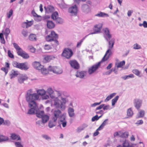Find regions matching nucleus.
Returning a JSON list of instances; mask_svg holds the SVG:
<instances>
[{
    "instance_id": "0eeeda50",
    "label": "nucleus",
    "mask_w": 147,
    "mask_h": 147,
    "mask_svg": "<svg viewBox=\"0 0 147 147\" xmlns=\"http://www.w3.org/2000/svg\"><path fill=\"white\" fill-rule=\"evenodd\" d=\"M102 63V61H100L89 68L88 70L89 74L90 75L94 73L98 69Z\"/></svg>"
},
{
    "instance_id": "3c124183",
    "label": "nucleus",
    "mask_w": 147,
    "mask_h": 147,
    "mask_svg": "<svg viewBox=\"0 0 147 147\" xmlns=\"http://www.w3.org/2000/svg\"><path fill=\"white\" fill-rule=\"evenodd\" d=\"M13 13V10L12 9H11L7 13V16L8 18H9L12 16Z\"/></svg>"
},
{
    "instance_id": "0e129e2a",
    "label": "nucleus",
    "mask_w": 147,
    "mask_h": 147,
    "mask_svg": "<svg viewBox=\"0 0 147 147\" xmlns=\"http://www.w3.org/2000/svg\"><path fill=\"white\" fill-rule=\"evenodd\" d=\"M84 129V128L82 127H78L76 129V131L77 133H80Z\"/></svg>"
},
{
    "instance_id": "f8f14e48",
    "label": "nucleus",
    "mask_w": 147,
    "mask_h": 147,
    "mask_svg": "<svg viewBox=\"0 0 147 147\" xmlns=\"http://www.w3.org/2000/svg\"><path fill=\"white\" fill-rule=\"evenodd\" d=\"M51 66H49L48 68V70L50 71H52L53 73L57 74H61L62 73L63 70L62 69L56 67H54L51 68Z\"/></svg>"
},
{
    "instance_id": "79ce46f5",
    "label": "nucleus",
    "mask_w": 147,
    "mask_h": 147,
    "mask_svg": "<svg viewBox=\"0 0 147 147\" xmlns=\"http://www.w3.org/2000/svg\"><path fill=\"white\" fill-rule=\"evenodd\" d=\"M121 78L124 80H126L129 78H134V76L132 74H131L128 75H126L122 77Z\"/></svg>"
},
{
    "instance_id": "a211bd4d",
    "label": "nucleus",
    "mask_w": 147,
    "mask_h": 147,
    "mask_svg": "<svg viewBox=\"0 0 147 147\" xmlns=\"http://www.w3.org/2000/svg\"><path fill=\"white\" fill-rule=\"evenodd\" d=\"M87 74L86 71H78L76 74L77 77L80 78H83L85 76H86Z\"/></svg>"
},
{
    "instance_id": "9b49d317",
    "label": "nucleus",
    "mask_w": 147,
    "mask_h": 147,
    "mask_svg": "<svg viewBox=\"0 0 147 147\" xmlns=\"http://www.w3.org/2000/svg\"><path fill=\"white\" fill-rule=\"evenodd\" d=\"M68 11L71 16H76L78 11L77 7L76 5L71 6L68 9Z\"/></svg>"
},
{
    "instance_id": "4d7b16f0",
    "label": "nucleus",
    "mask_w": 147,
    "mask_h": 147,
    "mask_svg": "<svg viewBox=\"0 0 147 147\" xmlns=\"http://www.w3.org/2000/svg\"><path fill=\"white\" fill-rule=\"evenodd\" d=\"M28 49L32 53H34L35 51V48L32 45H29L28 47Z\"/></svg>"
},
{
    "instance_id": "4468645a",
    "label": "nucleus",
    "mask_w": 147,
    "mask_h": 147,
    "mask_svg": "<svg viewBox=\"0 0 147 147\" xmlns=\"http://www.w3.org/2000/svg\"><path fill=\"white\" fill-rule=\"evenodd\" d=\"M142 103V100L140 99L136 98L134 100V106L137 109H139L141 107Z\"/></svg>"
},
{
    "instance_id": "f257e3e1",
    "label": "nucleus",
    "mask_w": 147,
    "mask_h": 147,
    "mask_svg": "<svg viewBox=\"0 0 147 147\" xmlns=\"http://www.w3.org/2000/svg\"><path fill=\"white\" fill-rule=\"evenodd\" d=\"M39 96L36 93H33V90L30 89L28 90L26 95V101L28 102V107L30 108L29 109L28 113L29 114H32L35 113L37 107L36 100H38Z\"/></svg>"
},
{
    "instance_id": "9d476101",
    "label": "nucleus",
    "mask_w": 147,
    "mask_h": 147,
    "mask_svg": "<svg viewBox=\"0 0 147 147\" xmlns=\"http://www.w3.org/2000/svg\"><path fill=\"white\" fill-rule=\"evenodd\" d=\"M102 24L101 23H98V24L95 25L94 27L93 30L94 32L91 33L89 34L88 35L94 34H98L99 33L102 29Z\"/></svg>"
},
{
    "instance_id": "a878e982",
    "label": "nucleus",
    "mask_w": 147,
    "mask_h": 147,
    "mask_svg": "<svg viewBox=\"0 0 147 147\" xmlns=\"http://www.w3.org/2000/svg\"><path fill=\"white\" fill-rule=\"evenodd\" d=\"M47 26L49 28L52 29L54 27L55 25L52 21L49 20L47 22Z\"/></svg>"
},
{
    "instance_id": "f704fd0d",
    "label": "nucleus",
    "mask_w": 147,
    "mask_h": 147,
    "mask_svg": "<svg viewBox=\"0 0 147 147\" xmlns=\"http://www.w3.org/2000/svg\"><path fill=\"white\" fill-rule=\"evenodd\" d=\"M82 8L83 10L86 13H88L89 11V6L86 4L83 5L82 6Z\"/></svg>"
},
{
    "instance_id": "1a4fd4ad",
    "label": "nucleus",
    "mask_w": 147,
    "mask_h": 147,
    "mask_svg": "<svg viewBox=\"0 0 147 147\" xmlns=\"http://www.w3.org/2000/svg\"><path fill=\"white\" fill-rule=\"evenodd\" d=\"M102 30L104 33V37L105 39L107 41H109L111 38L112 35L110 32L109 30L107 28H103Z\"/></svg>"
},
{
    "instance_id": "b1692460",
    "label": "nucleus",
    "mask_w": 147,
    "mask_h": 147,
    "mask_svg": "<svg viewBox=\"0 0 147 147\" xmlns=\"http://www.w3.org/2000/svg\"><path fill=\"white\" fill-rule=\"evenodd\" d=\"M9 140L8 137L0 134V142H5Z\"/></svg>"
},
{
    "instance_id": "4c0bfd02",
    "label": "nucleus",
    "mask_w": 147,
    "mask_h": 147,
    "mask_svg": "<svg viewBox=\"0 0 147 147\" xmlns=\"http://www.w3.org/2000/svg\"><path fill=\"white\" fill-rule=\"evenodd\" d=\"M144 111L141 110L140 111L136 116L137 118H139L143 117L144 116Z\"/></svg>"
},
{
    "instance_id": "aec40b11",
    "label": "nucleus",
    "mask_w": 147,
    "mask_h": 147,
    "mask_svg": "<svg viewBox=\"0 0 147 147\" xmlns=\"http://www.w3.org/2000/svg\"><path fill=\"white\" fill-rule=\"evenodd\" d=\"M48 120H38L36 122V123L37 126L41 128L43 127L45 124L46 123Z\"/></svg>"
},
{
    "instance_id": "c03bdc74",
    "label": "nucleus",
    "mask_w": 147,
    "mask_h": 147,
    "mask_svg": "<svg viewBox=\"0 0 147 147\" xmlns=\"http://www.w3.org/2000/svg\"><path fill=\"white\" fill-rule=\"evenodd\" d=\"M129 135V133L127 132H121L120 136L122 138H127Z\"/></svg>"
},
{
    "instance_id": "20e7f679",
    "label": "nucleus",
    "mask_w": 147,
    "mask_h": 147,
    "mask_svg": "<svg viewBox=\"0 0 147 147\" xmlns=\"http://www.w3.org/2000/svg\"><path fill=\"white\" fill-rule=\"evenodd\" d=\"M12 65L14 67L21 70H27L29 67V65L27 62L20 63L14 61L13 62Z\"/></svg>"
},
{
    "instance_id": "a19ab883",
    "label": "nucleus",
    "mask_w": 147,
    "mask_h": 147,
    "mask_svg": "<svg viewBox=\"0 0 147 147\" xmlns=\"http://www.w3.org/2000/svg\"><path fill=\"white\" fill-rule=\"evenodd\" d=\"M58 13L57 12H53L51 16V18L54 20H56L57 18H59L58 17Z\"/></svg>"
},
{
    "instance_id": "bb28decb",
    "label": "nucleus",
    "mask_w": 147,
    "mask_h": 147,
    "mask_svg": "<svg viewBox=\"0 0 147 147\" xmlns=\"http://www.w3.org/2000/svg\"><path fill=\"white\" fill-rule=\"evenodd\" d=\"M44 113V112L43 111H36V116L39 118H42Z\"/></svg>"
},
{
    "instance_id": "603ef678",
    "label": "nucleus",
    "mask_w": 147,
    "mask_h": 147,
    "mask_svg": "<svg viewBox=\"0 0 147 147\" xmlns=\"http://www.w3.org/2000/svg\"><path fill=\"white\" fill-rule=\"evenodd\" d=\"M42 137L44 139L48 141L51 140V138L50 137L46 134L42 135Z\"/></svg>"
},
{
    "instance_id": "e2e57ef3",
    "label": "nucleus",
    "mask_w": 147,
    "mask_h": 147,
    "mask_svg": "<svg viewBox=\"0 0 147 147\" xmlns=\"http://www.w3.org/2000/svg\"><path fill=\"white\" fill-rule=\"evenodd\" d=\"M15 145L16 147H23L20 142H16Z\"/></svg>"
},
{
    "instance_id": "052dcab7",
    "label": "nucleus",
    "mask_w": 147,
    "mask_h": 147,
    "mask_svg": "<svg viewBox=\"0 0 147 147\" xmlns=\"http://www.w3.org/2000/svg\"><path fill=\"white\" fill-rule=\"evenodd\" d=\"M141 48V46L137 43L134 44L133 45V48L135 49H140Z\"/></svg>"
},
{
    "instance_id": "c85d7f7f",
    "label": "nucleus",
    "mask_w": 147,
    "mask_h": 147,
    "mask_svg": "<svg viewBox=\"0 0 147 147\" xmlns=\"http://www.w3.org/2000/svg\"><path fill=\"white\" fill-rule=\"evenodd\" d=\"M117 147H134L132 145H129L128 142L126 141L124 142L122 146L121 145H119L117 146Z\"/></svg>"
},
{
    "instance_id": "f3484780",
    "label": "nucleus",
    "mask_w": 147,
    "mask_h": 147,
    "mask_svg": "<svg viewBox=\"0 0 147 147\" xmlns=\"http://www.w3.org/2000/svg\"><path fill=\"white\" fill-rule=\"evenodd\" d=\"M19 72L18 71L15 70L14 69L12 70L9 74V76L11 79L15 78L19 74Z\"/></svg>"
},
{
    "instance_id": "cd10ccee",
    "label": "nucleus",
    "mask_w": 147,
    "mask_h": 147,
    "mask_svg": "<svg viewBox=\"0 0 147 147\" xmlns=\"http://www.w3.org/2000/svg\"><path fill=\"white\" fill-rule=\"evenodd\" d=\"M96 113H100L101 115L99 116L98 115H96L93 117L91 119H98L102 116L103 114V111L101 110H100L99 112H97Z\"/></svg>"
},
{
    "instance_id": "13d9d810",
    "label": "nucleus",
    "mask_w": 147,
    "mask_h": 147,
    "mask_svg": "<svg viewBox=\"0 0 147 147\" xmlns=\"http://www.w3.org/2000/svg\"><path fill=\"white\" fill-rule=\"evenodd\" d=\"M26 23L27 28L31 26L33 24L32 21H28V20H26Z\"/></svg>"
},
{
    "instance_id": "680f3d73",
    "label": "nucleus",
    "mask_w": 147,
    "mask_h": 147,
    "mask_svg": "<svg viewBox=\"0 0 147 147\" xmlns=\"http://www.w3.org/2000/svg\"><path fill=\"white\" fill-rule=\"evenodd\" d=\"M22 34L24 36L26 37L28 35V32L26 30H23L22 31Z\"/></svg>"
},
{
    "instance_id": "39448f33",
    "label": "nucleus",
    "mask_w": 147,
    "mask_h": 147,
    "mask_svg": "<svg viewBox=\"0 0 147 147\" xmlns=\"http://www.w3.org/2000/svg\"><path fill=\"white\" fill-rule=\"evenodd\" d=\"M53 116V119H65L66 118V114L65 113H63L62 115L61 111L59 109L54 111Z\"/></svg>"
},
{
    "instance_id": "6e6552de",
    "label": "nucleus",
    "mask_w": 147,
    "mask_h": 147,
    "mask_svg": "<svg viewBox=\"0 0 147 147\" xmlns=\"http://www.w3.org/2000/svg\"><path fill=\"white\" fill-rule=\"evenodd\" d=\"M73 52L72 50L68 48H65L62 54V56L67 59H69L72 56Z\"/></svg>"
},
{
    "instance_id": "49530a36",
    "label": "nucleus",
    "mask_w": 147,
    "mask_h": 147,
    "mask_svg": "<svg viewBox=\"0 0 147 147\" xmlns=\"http://www.w3.org/2000/svg\"><path fill=\"white\" fill-rule=\"evenodd\" d=\"M108 120H105L101 125L99 127L98 129L101 128L102 129L104 126L108 123Z\"/></svg>"
},
{
    "instance_id": "6ab92c4d",
    "label": "nucleus",
    "mask_w": 147,
    "mask_h": 147,
    "mask_svg": "<svg viewBox=\"0 0 147 147\" xmlns=\"http://www.w3.org/2000/svg\"><path fill=\"white\" fill-rule=\"evenodd\" d=\"M46 93L49 94L51 98L53 99L54 98L55 96L53 95L54 91L51 88H48L47 90Z\"/></svg>"
},
{
    "instance_id": "72a5a7b5",
    "label": "nucleus",
    "mask_w": 147,
    "mask_h": 147,
    "mask_svg": "<svg viewBox=\"0 0 147 147\" xmlns=\"http://www.w3.org/2000/svg\"><path fill=\"white\" fill-rule=\"evenodd\" d=\"M29 38L30 40L32 41H36L37 39L36 35L34 34H30Z\"/></svg>"
},
{
    "instance_id": "f03ea898",
    "label": "nucleus",
    "mask_w": 147,
    "mask_h": 147,
    "mask_svg": "<svg viewBox=\"0 0 147 147\" xmlns=\"http://www.w3.org/2000/svg\"><path fill=\"white\" fill-rule=\"evenodd\" d=\"M114 42V39H111L109 41L108 49L101 61L102 62L108 60L112 54L111 50L113 47Z\"/></svg>"
},
{
    "instance_id": "412c9836",
    "label": "nucleus",
    "mask_w": 147,
    "mask_h": 147,
    "mask_svg": "<svg viewBox=\"0 0 147 147\" xmlns=\"http://www.w3.org/2000/svg\"><path fill=\"white\" fill-rule=\"evenodd\" d=\"M44 8L46 13H52L54 10V7L50 5L48 6L47 7H45Z\"/></svg>"
},
{
    "instance_id": "ea45409f",
    "label": "nucleus",
    "mask_w": 147,
    "mask_h": 147,
    "mask_svg": "<svg viewBox=\"0 0 147 147\" xmlns=\"http://www.w3.org/2000/svg\"><path fill=\"white\" fill-rule=\"evenodd\" d=\"M116 93H113L109 95L105 99V102H107L108 101L112 98L115 95Z\"/></svg>"
},
{
    "instance_id": "c9c22d12",
    "label": "nucleus",
    "mask_w": 147,
    "mask_h": 147,
    "mask_svg": "<svg viewBox=\"0 0 147 147\" xmlns=\"http://www.w3.org/2000/svg\"><path fill=\"white\" fill-rule=\"evenodd\" d=\"M61 103L63 104V108L65 109V104L66 102L67 101V99L65 98L61 97Z\"/></svg>"
},
{
    "instance_id": "8fccbe9b",
    "label": "nucleus",
    "mask_w": 147,
    "mask_h": 147,
    "mask_svg": "<svg viewBox=\"0 0 147 147\" xmlns=\"http://www.w3.org/2000/svg\"><path fill=\"white\" fill-rule=\"evenodd\" d=\"M55 20V21L58 24H61L63 22V19L60 17L57 18V19H56Z\"/></svg>"
},
{
    "instance_id": "dca6fc26",
    "label": "nucleus",
    "mask_w": 147,
    "mask_h": 147,
    "mask_svg": "<svg viewBox=\"0 0 147 147\" xmlns=\"http://www.w3.org/2000/svg\"><path fill=\"white\" fill-rule=\"evenodd\" d=\"M28 77L25 74H20L18 77V82L22 84L24 82V81L27 80Z\"/></svg>"
},
{
    "instance_id": "338daca9",
    "label": "nucleus",
    "mask_w": 147,
    "mask_h": 147,
    "mask_svg": "<svg viewBox=\"0 0 147 147\" xmlns=\"http://www.w3.org/2000/svg\"><path fill=\"white\" fill-rule=\"evenodd\" d=\"M42 119H49V116L47 115H45L43 114V115L42 118Z\"/></svg>"
},
{
    "instance_id": "09e8293b",
    "label": "nucleus",
    "mask_w": 147,
    "mask_h": 147,
    "mask_svg": "<svg viewBox=\"0 0 147 147\" xmlns=\"http://www.w3.org/2000/svg\"><path fill=\"white\" fill-rule=\"evenodd\" d=\"M54 58V57L53 56H47L44 58V59L49 62Z\"/></svg>"
},
{
    "instance_id": "2f4dec72",
    "label": "nucleus",
    "mask_w": 147,
    "mask_h": 147,
    "mask_svg": "<svg viewBox=\"0 0 147 147\" xmlns=\"http://www.w3.org/2000/svg\"><path fill=\"white\" fill-rule=\"evenodd\" d=\"M13 44L14 47L16 50L17 53L18 54L19 52H20V51L22 49L18 45L15 43H13Z\"/></svg>"
},
{
    "instance_id": "58836bf2",
    "label": "nucleus",
    "mask_w": 147,
    "mask_h": 147,
    "mask_svg": "<svg viewBox=\"0 0 147 147\" xmlns=\"http://www.w3.org/2000/svg\"><path fill=\"white\" fill-rule=\"evenodd\" d=\"M10 124V122L9 120H0V125L3 124L5 125H9Z\"/></svg>"
},
{
    "instance_id": "69168bd1",
    "label": "nucleus",
    "mask_w": 147,
    "mask_h": 147,
    "mask_svg": "<svg viewBox=\"0 0 147 147\" xmlns=\"http://www.w3.org/2000/svg\"><path fill=\"white\" fill-rule=\"evenodd\" d=\"M112 108L109 105H107L104 106L103 107V109L105 111L108 110H110Z\"/></svg>"
},
{
    "instance_id": "bf43d9fd",
    "label": "nucleus",
    "mask_w": 147,
    "mask_h": 147,
    "mask_svg": "<svg viewBox=\"0 0 147 147\" xmlns=\"http://www.w3.org/2000/svg\"><path fill=\"white\" fill-rule=\"evenodd\" d=\"M42 17L38 15L34 18V20L37 22L40 21L42 20Z\"/></svg>"
},
{
    "instance_id": "4be33fe9",
    "label": "nucleus",
    "mask_w": 147,
    "mask_h": 147,
    "mask_svg": "<svg viewBox=\"0 0 147 147\" xmlns=\"http://www.w3.org/2000/svg\"><path fill=\"white\" fill-rule=\"evenodd\" d=\"M18 54L24 59H27L29 57L28 55L22 50L20 51V52H19Z\"/></svg>"
},
{
    "instance_id": "6e6d98bb",
    "label": "nucleus",
    "mask_w": 147,
    "mask_h": 147,
    "mask_svg": "<svg viewBox=\"0 0 147 147\" xmlns=\"http://www.w3.org/2000/svg\"><path fill=\"white\" fill-rule=\"evenodd\" d=\"M125 64V61H121V62L118 63L117 65V68H119L123 66Z\"/></svg>"
},
{
    "instance_id": "7c9ffc66",
    "label": "nucleus",
    "mask_w": 147,
    "mask_h": 147,
    "mask_svg": "<svg viewBox=\"0 0 147 147\" xmlns=\"http://www.w3.org/2000/svg\"><path fill=\"white\" fill-rule=\"evenodd\" d=\"M36 93L39 96V95L43 96L46 93V91L43 89H39L37 91Z\"/></svg>"
},
{
    "instance_id": "473e14b6",
    "label": "nucleus",
    "mask_w": 147,
    "mask_h": 147,
    "mask_svg": "<svg viewBox=\"0 0 147 147\" xmlns=\"http://www.w3.org/2000/svg\"><path fill=\"white\" fill-rule=\"evenodd\" d=\"M127 118H129L132 116L133 115V111H132L131 108H130L128 109L127 111Z\"/></svg>"
},
{
    "instance_id": "7ed1b4c3",
    "label": "nucleus",
    "mask_w": 147,
    "mask_h": 147,
    "mask_svg": "<svg viewBox=\"0 0 147 147\" xmlns=\"http://www.w3.org/2000/svg\"><path fill=\"white\" fill-rule=\"evenodd\" d=\"M58 38V35L54 31H52L51 34L46 37V40L48 42L54 41L55 43V45L57 46L59 45V42L56 40Z\"/></svg>"
},
{
    "instance_id": "423d86ee",
    "label": "nucleus",
    "mask_w": 147,
    "mask_h": 147,
    "mask_svg": "<svg viewBox=\"0 0 147 147\" xmlns=\"http://www.w3.org/2000/svg\"><path fill=\"white\" fill-rule=\"evenodd\" d=\"M53 100L52 105L57 108L60 109L62 110H64L63 106L61 103V100L58 97H54Z\"/></svg>"
},
{
    "instance_id": "c756f323",
    "label": "nucleus",
    "mask_w": 147,
    "mask_h": 147,
    "mask_svg": "<svg viewBox=\"0 0 147 147\" xmlns=\"http://www.w3.org/2000/svg\"><path fill=\"white\" fill-rule=\"evenodd\" d=\"M11 138L13 140H20L21 138L20 136L15 134H11Z\"/></svg>"
},
{
    "instance_id": "ddd939ff",
    "label": "nucleus",
    "mask_w": 147,
    "mask_h": 147,
    "mask_svg": "<svg viewBox=\"0 0 147 147\" xmlns=\"http://www.w3.org/2000/svg\"><path fill=\"white\" fill-rule=\"evenodd\" d=\"M69 64L71 67L74 69H78L79 67V65L78 63L75 60H70Z\"/></svg>"
},
{
    "instance_id": "5701e85b",
    "label": "nucleus",
    "mask_w": 147,
    "mask_h": 147,
    "mask_svg": "<svg viewBox=\"0 0 147 147\" xmlns=\"http://www.w3.org/2000/svg\"><path fill=\"white\" fill-rule=\"evenodd\" d=\"M74 109L71 107H69L68 109V112L69 116L70 117L74 116L75 114Z\"/></svg>"
},
{
    "instance_id": "864d4df0",
    "label": "nucleus",
    "mask_w": 147,
    "mask_h": 147,
    "mask_svg": "<svg viewBox=\"0 0 147 147\" xmlns=\"http://www.w3.org/2000/svg\"><path fill=\"white\" fill-rule=\"evenodd\" d=\"M40 70L41 71V73L43 75H45L48 73V71L45 68L43 67Z\"/></svg>"
},
{
    "instance_id": "37998d69",
    "label": "nucleus",
    "mask_w": 147,
    "mask_h": 147,
    "mask_svg": "<svg viewBox=\"0 0 147 147\" xmlns=\"http://www.w3.org/2000/svg\"><path fill=\"white\" fill-rule=\"evenodd\" d=\"M133 73L138 76L139 77H141V76L140 75V71L138 69H135L133 70L132 71Z\"/></svg>"
},
{
    "instance_id": "5fc2aeb1",
    "label": "nucleus",
    "mask_w": 147,
    "mask_h": 147,
    "mask_svg": "<svg viewBox=\"0 0 147 147\" xmlns=\"http://www.w3.org/2000/svg\"><path fill=\"white\" fill-rule=\"evenodd\" d=\"M88 35H86V36H85V37L84 38H82V40H81L80 42H78V43L77 44V46H76V47H80L81 45V44L82 43V42H83V41L84 40V39H85V38L87 37V36H88Z\"/></svg>"
},
{
    "instance_id": "774afa93",
    "label": "nucleus",
    "mask_w": 147,
    "mask_h": 147,
    "mask_svg": "<svg viewBox=\"0 0 147 147\" xmlns=\"http://www.w3.org/2000/svg\"><path fill=\"white\" fill-rule=\"evenodd\" d=\"M49 95L45 94L42 96V98L43 100H46L49 99Z\"/></svg>"
},
{
    "instance_id": "de8ad7c7",
    "label": "nucleus",
    "mask_w": 147,
    "mask_h": 147,
    "mask_svg": "<svg viewBox=\"0 0 147 147\" xmlns=\"http://www.w3.org/2000/svg\"><path fill=\"white\" fill-rule=\"evenodd\" d=\"M119 98V96H117L112 100V106H114L115 105V103L118 99Z\"/></svg>"
},
{
    "instance_id": "2eb2a0df",
    "label": "nucleus",
    "mask_w": 147,
    "mask_h": 147,
    "mask_svg": "<svg viewBox=\"0 0 147 147\" xmlns=\"http://www.w3.org/2000/svg\"><path fill=\"white\" fill-rule=\"evenodd\" d=\"M32 65L34 68L38 70H40L43 67V66L41 65L39 62L34 61L32 63Z\"/></svg>"
},
{
    "instance_id": "393cba45",
    "label": "nucleus",
    "mask_w": 147,
    "mask_h": 147,
    "mask_svg": "<svg viewBox=\"0 0 147 147\" xmlns=\"http://www.w3.org/2000/svg\"><path fill=\"white\" fill-rule=\"evenodd\" d=\"M57 120H50L48 123V126L50 128H52L55 126L56 125Z\"/></svg>"
},
{
    "instance_id": "a18cd8bd",
    "label": "nucleus",
    "mask_w": 147,
    "mask_h": 147,
    "mask_svg": "<svg viewBox=\"0 0 147 147\" xmlns=\"http://www.w3.org/2000/svg\"><path fill=\"white\" fill-rule=\"evenodd\" d=\"M10 32V30L8 28H6L5 30L4 34L5 36L6 37V38H7V37L8 35L9 34Z\"/></svg>"
},
{
    "instance_id": "e433bc0d",
    "label": "nucleus",
    "mask_w": 147,
    "mask_h": 147,
    "mask_svg": "<svg viewBox=\"0 0 147 147\" xmlns=\"http://www.w3.org/2000/svg\"><path fill=\"white\" fill-rule=\"evenodd\" d=\"M95 16H98L99 17H107L109 16V15L107 14L101 12H100L99 13L96 14Z\"/></svg>"
}]
</instances>
